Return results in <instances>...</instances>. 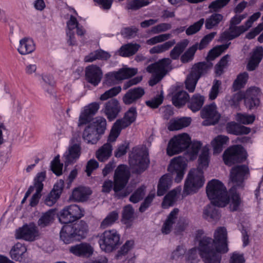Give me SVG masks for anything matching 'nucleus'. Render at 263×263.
Instances as JSON below:
<instances>
[{
	"label": "nucleus",
	"instance_id": "e433bc0d",
	"mask_svg": "<svg viewBox=\"0 0 263 263\" xmlns=\"http://www.w3.org/2000/svg\"><path fill=\"white\" fill-rule=\"evenodd\" d=\"M110 57L111 55L109 52L100 49L91 52L85 56L84 60L85 62L87 63L92 62L97 60L106 61Z\"/></svg>",
	"mask_w": 263,
	"mask_h": 263
},
{
	"label": "nucleus",
	"instance_id": "603ef678",
	"mask_svg": "<svg viewBox=\"0 0 263 263\" xmlns=\"http://www.w3.org/2000/svg\"><path fill=\"white\" fill-rule=\"evenodd\" d=\"M198 43H196L189 48L180 57V61L182 63L191 62L194 59L195 54L198 49Z\"/></svg>",
	"mask_w": 263,
	"mask_h": 263
},
{
	"label": "nucleus",
	"instance_id": "8fccbe9b",
	"mask_svg": "<svg viewBox=\"0 0 263 263\" xmlns=\"http://www.w3.org/2000/svg\"><path fill=\"white\" fill-rule=\"evenodd\" d=\"M249 74L247 72L239 74L233 84V89L237 91L243 88L247 82Z\"/></svg>",
	"mask_w": 263,
	"mask_h": 263
},
{
	"label": "nucleus",
	"instance_id": "bf43d9fd",
	"mask_svg": "<svg viewBox=\"0 0 263 263\" xmlns=\"http://www.w3.org/2000/svg\"><path fill=\"white\" fill-rule=\"evenodd\" d=\"M255 119L254 115L238 113L236 116V120L243 124H250L253 123Z\"/></svg>",
	"mask_w": 263,
	"mask_h": 263
},
{
	"label": "nucleus",
	"instance_id": "a18cd8bd",
	"mask_svg": "<svg viewBox=\"0 0 263 263\" xmlns=\"http://www.w3.org/2000/svg\"><path fill=\"white\" fill-rule=\"evenodd\" d=\"M229 141L227 136L219 135L217 136L212 142L214 153L219 154L223 150V145Z\"/></svg>",
	"mask_w": 263,
	"mask_h": 263
},
{
	"label": "nucleus",
	"instance_id": "13d9d810",
	"mask_svg": "<svg viewBox=\"0 0 263 263\" xmlns=\"http://www.w3.org/2000/svg\"><path fill=\"white\" fill-rule=\"evenodd\" d=\"M204 23V19L203 18H201L198 21L190 26L185 30L186 35H192L198 32L201 29Z\"/></svg>",
	"mask_w": 263,
	"mask_h": 263
},
{
	"label": "nucleus",
	"instance_id": "09e8293b",
	"mask_svg": "<svg viewBox=\"0 0 263 263\" xmlns=\"http://www.w3.org/2000/svg\"><path fill=\"white\" fill-rule=\"evenodd\" d=\"M223 15L219 13H213L208 17L205 22V27L206 29H211L217 26L223 19Z\"/></svg>",
	"mask_w": 263,
	"mask_h": 263
},
{
	"label": "nucleus",
	"instance_id": "f3484780",
	"mask_svg": "<svg viewBox=\"0 0 263 263\" xmlns=\"http://www.w3.org/2000/svg\"><path fill=\"white\" fill-rule=\"evenodd\" d=\"M172 60L168 58L162 59L148 65L146 71L151 73H157L164 77L172 69Z\"/></svg>",
	"mask_w": 263,
	"mask_h": 263
},
{
	"label": "nucleus",
	"instance_id": "aec40b11",
	"mask_svg": "<svg viewBox=\"0 0 263 263\" xmlns=\"http://www.w3.org/2000/svg\"><path fill=\"white\" fill-rule=\"evenodd\" d=\"M260 90L256 87L249 88L245 95V104L250 110L257 108L260 104L259 96Z\"/></svg>",
	"mask_w": 263,
	"mask_h": 263
},
{
	"label": "nucleus",
	"instance_id": "39448f33",
	"mask_svg": "<svg viewBox=\"0 0 263 263\" xmlns=\"http://www.w3.org/2000/svg\"><path fill=\"white\" fill-rule=\"evenodd\" d=\"M99 108V104L97 102L92 103L85 106L83 111L81 112L78 123V126L89 123V125L102 136L106 129V120L102 117H97L90 122L92 117L96 114Z\"/></svg>",
	"mask_w": 263,
	"mask_h": 263
},
{
	"label": "nucleus",
	"instance_id": "4be33fe9",
	"mask_svg": "<svg viewBox=\"0 0 263 263\" xmlns=\"http://www.w3.org/2000/svg\"><path fill=\"white\" fill-rule=\"evenodd\" d=\"M85 72L87 82L94 86H98L103 77L101 69L97 65L92 64L86 67Z\"/></svg>",
	"mask_w": 263,
	"mask_h": 263
},
{
	"label": "nucleus",
	"instance_id": "e2e57ef3",
	"mask_svg": "<svg viewBox=\"0 0 263 263\" xmlns=\"http://www.w3.org/2000/svg\"><path fill=\"white\" fill-rule=\"evenodd\" d=\"M138 29L135 26L125 27L121 30V34L125 38L132 39L135 37L138 33Z\"/></svg>",
	"mask_w": 263,
	"mask_h": 263
},
{
	"label": "nucleus",
	"instance_id": "c85d7f7f",
	"mask_svg": "<svg viewBox=\"0 0 263 263\" xmlns=\"http://www.w3.org/2000/svg\"><path fill=\"white\" fill-rule=\"evenodd\" d=\"M101 135L91 126L89 124L87 125L84 129L82 138L83 140L88 144H95L101 138Z\"/></svg>",
	"mask_w": 263,
	"mask_h": 263
},
{
	"label": "nucleus",
	"instance_id": "473e14b6",
	"mask_svg": "<svg viewBox=\"0 0 263 263\" xmlns=\"http://www.w3.org/2000/svg\"><path fill=\"white\" fill-rule=\"evenodd\" d=\"M35 49V46L33 40L29 37H24L20 41L17 51L21 54L26 55L32 52Z\"/></svg>",
	"mask_w": 263,
	"mask_h": 263
},
{
	"label": "nucleus",
	"instance_id": "7ed1b4c3",
	"mask_svg": "<svg viewBox=\"0 0 263 263\" xmlns=\"http://www.w3.org/2000/svg\"><path fill=\"white\" fill-rule=\"evenodd\" d=\"M209 163V150L203 148L199 157L198 167L192 168L187 174L182 192L183 197L196 193L203 185V169L208 166Z\"/></svg>",
	"mask_w": 263,
	"mask_h": 263
},
{
	"label": "nucleus",
	"instance_id": "6ab92c4d",
	"mask_svg": "<svg viewBox=\"0 0 263 263\" xmlns=\"http://www.w3.org/2000/svg\"><path fill=\"white\" fill-rule=\"evenodd\" d=\"M39 232L37 227L34 223L25 224L16 231V238L32 241L38 237Z\"/></svg>",
	"mask_w": 263,
	"mask_h": 263
},
{
	"label": "nucleus",
	"instance_id": "864d4df0",
	"mask_svg": "<svg viewBox=\"0 0 263 263\" xmlns=\"http://www.w3.org/2000/svg\"><path fill=\"white\" fill-rule=\"evenodd\" d=\"M175 40L166 42L163 44L153 47L149 50V52L151 54H154L164 52L175 45Z\"/></svg>",
	"mask_w": 263,
	"mask_h": 263
},
{
	"label": "nucleus",
	"instance_id": "0e129e2a",
	"mask_svg": "<svg viewBox=\"0 0 263 263\" xmlns=\"http://www.w3.org/2000/svg\"><path fill=\"white\" fill-rule=\"evenodd\" d=\"M163 99V94L161 93L157 95L153 99L146 101L145 104L147 106L152 108H157L162 103Z\"/></svg>",
	"mask_w": 263,
	"mask_h": 263
},
{
	"label": "nucleus",
	"instance_id": "774afa93",
	"mask_svg": "<svg viewBox=\"0 0 263 263\" xmlns=\"http://www.w3.org/2000/svg\"><path fill=\"white\" fill-rule=\"evenodd\" d=\"M129 148V143L127 141H124L123 143L120 144L115 152V156L117 158H120L127 153V151Z\"/></svg>",
	"mask_w": 263,
	"mask_h": 263
},
{
	"label": "nucleus",
	"instance_id": "a211bd4d",
	"mask_svg": "<svg viewBox=\"0 0 263 263\" xmlns=\"http://www.w3.org/2000/svg\"><path fill=\"white\" fill-rule=\"evenodd\" d=\"M249 175L250 170L248 165L245 164L237 165L231 170L230 179L233 182L236 183V186H240Z\"/></svg>",
	"mask_w": 263,
	"mask_h": 263
},
{
	"label": "nucleus",
	"instance_id": "9d476101",
	"mask_svg": "<svg viewBox=\"0 0 263 263\" xmlns=\"http://www.w3.org/2000/svg\"><path fill=\"white\" fill-rule=\"evenodd\" d=\"M222 157L225 164L230 166L244 162L247 159V152L241 145H235L227 149Z\"/></svg>",
	"mask_w": 263,
	"mask_h": 263
},
{
	"label": "nucleus",
	"instance_id": "3c124183",
	"mask_svg": "<svg viewBox=\"0 0 263 263\" xmlns=\"http://www.w3.org/2000/svg\"><path fill=\"white\" fill-rule=\"evenodd\" d=\"M119 214L116 211L110 212L103 219L100 224V228L105 229L112 225L118 219Z\"/></svg>",
	"mask_w": 263,
	"mask_h": 263
},
{
	"label": "nucleus",
	"instance_id": "6e6d98bb",
	"mask_svg": "<svg viewBox=\"0 0 263 263\" xmlns=\"http://www.w3.org/2000/svg\"><path fill=\"white\" fill-rule=\"evenodd\" d=\"M145 194V186L144 185L138 187L130 196L129 201L136 203L143 199Z\"/></svg>",
	"mask_w": 263,
	"mask_h": 263
},
{
	"label": "nucleus",
	"instance_id": "338daca9",
	"mask_svg": "<svg viewBox=\"0 0 263 263\" xmlns=\"http://www.w3.org/2000/svg\"><path fill=\"white\" fill-rule=\"evenodd\" d=\"M230 1V0H216L210 4L209 8L211 10L217 12L226 6Z\"/></svg>",
	"mask_w": 263,
	"mask_h": 263
},
{
	"label": "nucleus",
	"instance_id": "c756f323",
	"mask_svg": "<svg viewBox=\"0 0 263 263\" xmlns=\"http://www.w3.org/2000/svg\"><path fill=\"white\" fill-rule=\"evenodd\" d=\"M226 129L228 133L234 135H247L251 132L250 128L235 122L227 123Z\"/></svg>",
	"mask_w": 263,
	"mask_h": 263
},
{
	"label": "nucleus",
	"instance_id": "f03ea898",
	"mask_svg": "<svg viewBox=\"0 0 263 263\" xmlns=\"http://www.w3.org/2000/svg\"><path fill=\"white\" fill-rule=\"evenodd\" d=\"M187 159L184 157L178 156L171 160L167 171L169 172L163 175L159 179L157 186V195H164L171 187L173 179L179 183L182 180L187 166Z\"/></svg>",
	"mask_w": 263,
	"mask_h": 263
},
{
	"label": "nucleus",
	"instance_id": "a19ab883",
	"mask_svg": "<svg viewBox=\"0 0 263 263\" xmlns=\"http://www.w3.org/2000/svg\"><path fill=\"white\" fill-rule=\"evenodd\" d=\"M134 210L133 206L127 205L124 207L122 213V222L126 225L127 228H129L132 225V221L134 219Z\"/></svg>",
	"mask_w": 263,
	"mask_h": 263
},
{
	"label": "nucleus",
	"instance_id": "4468645a",
	"mask_svg": "<svg viewBox=\"0 0 263 263\" xmlns=\"http://www.w3.org/2000/svg\"><path fill=\"white\" fill-rule=\"evenodd\" d=\"M219 207L223 208L229 204L231 212L239 211L242 206L243 201L240 194L237 191V186H233L227 193L225 197L219 203Z\"/></svg>",
	"mask_w": 263,
	"mask_h": 263
},
{
	"label": "nucleus",
	"instance_id": "72a5a7b5",
	"mask_svg": "<svg viewBox=\"0 0 263 263\" xmlns=\"http://www.w3.org/2000/svg\"><path fill=\"white\" fill-rule=\"evenodd\" d=\"M205 100L204 96L199 93H195L189 99L187 107L193 112H197L201 109Z\"/></svg>",
	"mask_w": 263,
	"mask_h": 263
},
{
	"label": "nucleus",
	"instance_id": "20e7f679",
	"mask_svg": "<svg viewBox=\"0 0 263 263\" xmlns=\"http://www.w3.org/2000/svg\"><path fill=\"white\" fill-rule=\"evenodd\" d=\"M130 176L128 167L125 164L119 165L115 171L114 182L110 180H105L102 185V192L109 193L111 189L115 192V196L119 199L127 196L132 192L126 187Z\"/></svg>",
	"mask_w": 263,
	"mask_h": 263
},
{
	"label": "nucleus",
	"instance_id": "4c0bfd02",
	"mask_svg": "<svg viewBox=\"0 0 263 263\" xmlns=\"http://www.w3.org/2000/svg\"><path fill=\"white\" fill-rule=\"evenodd\" d=\"M112 151V145L110 143L107 142L96 151V156L99 161L104 162L111 156Z\"/></svg>",
	"mask_w": 263,
	"mask_h": 263
},
{
	"label": "nucleus",
	"instance_id": "f8f14e48",
	"mask_svg": "<svg viewBox=\"0 0 263 263\" xmlns=\"http://www.w3.org/2000/svg\"><path fill=\"white\" fill-rule=\"evenodd\" d=\"M129 162L136 173L141 174L149 166L148 154L146 151L136 149L130 155Z\"/></svg>",
	"mask_w": 263,
	"mask_h": 263
},
{
	"label": "nucleus",
	"instance_id": "37998d69",
	"mask_svg": "<svg viewBox=\"0 0 263 263\" xmlns=\"http://www.w3.org/2000/svg\"><path fill=\"white\" fill-rule=\"evenodd\" d=\"M81 154V146L79 144H74L69 146L68 153L66 156L65 164L73 163L78 159Z\"/></svg>",
	"mask_w": 263,
	"mask_h": 263
},
{
	"label": "nucleus",
	"instance_id": "ea45409f",
	"mask_svg": "<svg viewBox=\"0 0 263 263\" xmlns=\"http://www.w3.org/2000/svg\"><path fill=\"white\" fill-rule=\"evenodd\" d=\"M55 210L50 209L42 214L37 221V224L41 228H45L51 225L54 220Z\"/></svg>",
	"mask_w": 263,
	"mask_h": 263
},
{
	"label": "nucleus",
	"instance_id": "2f4dec72",
	"mask_svg": "<svg viewBox=\"0 0 263 263\" xmlns=\"http://www.w3.org/2000/svg\"><path fill=\"white\" fill-rule=\"evenodd\" d=\"M137 115L136 107H132L125 113L122 119H118L116 121L125 128L135 121Z\"/></svg>",
	"mask_w": 263,
	"mask_h": 263
},
{
	"label": "nucleus",
	"instance_id": "5fc2aeb1",
	"mask_svg": "<svg viewBox=\"0 0 263 263\" xmlns=\"http://www.w3.org/2000/svg\"><path fill=\"white\" fill-rule=\"evenodd\" d=\"M124 128L122 127L120 124L116 121L108 136L107 142L110 143L115 142L119 136L121 130Z\"/></svg>",
	"mask_w": 263,
	"mask_h": 263
},
{
	"label": "nucleus",
	"instance_id": "5701e85b",
	"mask_svg": "<svg viewBox=\"0 0 263 263\" xmlns=\"http://www.w3.org/2000/svg\"><path fill=\"white\" fill-rule=\"evenodd\" d=\"M121 110L119 102L116 99H111L104 104L103 111L107 119L111 121L115 119Z\"/></svg>",
	"mask_w": 263,
	"mask_h": 263
},
{
	"label": "nucleus",
	"instance_id": "2eb2a0df",
	"mask_svg": "<svg viewBox=\"0 0 263 263\" xmlns=\"http://www.w3.org/2000/svg\"><path fill=\"white\" fill-rule=\"evenodd\" d=\"M84 215V210L77 204H71L62 210L59 214V221L65 224L73 222Z\"/></svg>",
	"mask_w": 263,
	"mask_h": 263
},
{
	"label": "nucleus",
	"instance_id": "423d86ee",
	"mask_svg": "<svg viewBox=\"0 0 263 263\" xmlns=\"http://www.w3.org/2000/svg\"><path fill=\"white\" fill-rule=\"evenodd\" d=\"M88 232L87 223L81 220L79 222L63 226L60 233V238L65 244H69L85 238Z\"/></svg>",
	"mask_w": 263,
	"mask_h": 263
},
{
	"label": "nucleus",
	"instance_id": "58836bf2",
	"mask_svg": "<svg viewBox=\"0 0 263 263\" xmlns=\"http://www.w3.org/2000/svg\"><path fill=\"white\" fill-rule=\"evenodd\" d=\"M141 46L137 43H127L122 45L119 50V55L123 57H129L134 55L140 48Z\"/></svg>",
	"mask_w": 263,
	"mask_h": 263
},
{
	"label": "nucleus",
	"instance_id": "7c9ffc66",
	"mask_svg": "<svg viewBox=\"0 0 263 263\" xmlns=\"http://www.w3.org/2000/svg\"><path fill=\"white\" fill-rule=\"evenodd\" d=\"M189 95L184 90H178L172 93L173 104L177 108H181L187 103Z\"/></svg>",
	"mask_w": 263,
	"mask_h": 263
},
{
	"label": "nucleus",
	"instance_id": "9b49d317",
	"mask_svg": "<svg viewBox=\"0 0 263 263\" xmlns=\"http://www.w3.org/2000/svg\"><path fill=\"white\" fill-rule=\"evenodd\" d=\"M191 143V138L186 133L175 136L168 142L167 154L168 156H172L182 152L189 147Z\"/></svg>",
	"mask_w": 263,
	"mask_h": 263
},
{
	"label": "nucleus",
	"instance_id": "393cba45",
	"mask_svg": "<svg viewBox=\"0 0 263 263\" xmlns=\"http://www.w3.org/2000/svg\"><path fill=\"white\" fill-rule=\"evenodd\" d=\"M145 94L144 89L141 87L129 89L122 98L123 102L125 105L135 103Z\"/></svg>",
	"mask_w": 263,
	"mask_h": 263
},
{
	"label": "nucleus",
	"instance_id": "bb28decb",
	"mask_svg": "<svg viewBox=\"0 0 263 263\" xmlns=\"http://www.w3.org/2000/svg\"><path fill=\"white\" fill-rule=\"evenodd\" d=\"M69 251L78 256L88 257L92 254L93 249L90 244L83 242L71 246Z\"/></svg>",
	"mask_w": 263,
	"mask_h": 263
},
{
	"label": "nucleus",
	"instance_id": "1a4fd4ad",
	"mask_svg": "<svg viewBox=\"0 0 263 263\" xmlns=\"http://www.w3.org/2000/svg\"><path fill=\"white\" fill-rule=\"evenodd\" d=\"M120 235L115 229L105 231L100 236L99 243L102 250L110 252L121 244Z\"/></svg>",
	"mask_w": 263,
	"mask_h": 263
},
{
	"label": "nucleus",
	"instance_id": "c03bdc74",
	"mask_svg": "<svg viewBox=\"0 0 263 263\" xmlns=\"http://www.w3.org/2000/svg\"><path fill=\"white\" fill-rule=\"evenodd\" d=\"M189 43V41L187 39H184L178 42L170 52L171 58L172 60L178 59L181 54L187 46Z\"/></svg>",
	"mask_w": 263,
	"mask_h": 263
},
{
	"label": "nucleus",
	"instance_id": "dca6fc26",
	"mask_svg": "<svg viewBox=\"0 0 263 263\" xmlns=\"http://www.w3.org/2000/svg\"><path fill=\"white\" fill-rule=\"evenodd\" d=\"M201 117L204 120L202 122L203 125L209 126L217 124L220 118V115L217 110L215 103L206 105L200 111Z\"/></svg>",
	"mask_w": 263,
	"mask_h": 263
},
{
	"label": "nucleus",
	"instance_id": "412c9836",
	"mask_svg": "<svg viewBox=\"0 0 263 263\" xmlns=\"http://www.w3.org/2000/svg\"><path fill=\"white\" fill-rule=\"evenodd\" d=\"M9 255L12 259L20 263H28L30 261L27 253V248L24 244L21 242H17L12 247Z\"/></svg>",
	"mask_w": 263,
	"mask_h": 263
},
{
	"label": "nucleus",
	"instance_id": "49530a36",
	"mask_svg": "<svg viewBox=\"0 0 263 263\" xmlns=\"http://www.w3.org/2000/svg\"><path fill=\"white\" fill-rule=\"evenodd\" d=\"M203 218L208 221L217 220L220 215L218 209L213 206H207L203 210Z\"/></svg>",
	"mask_w": 263,
	"mask_h": 263
},
{
	"label": "nucleus",
	"instance_id": "cd10ccee",
	"mask_svg": "<svg viewBox=\"0 0 263 263\" xmlns=\"http://www.w3.org/2000/svg\"><path fill=\"white\" fill-rule=\"evenodd\" d=\"M263 58V48L262 47H256L253 51L247 65V69L249 71L255 70L258 66Z\"/></svg>",
	"mask_w": 263,
	"mask_h": 263
},
{
	"label": "nucleus",
	"instance_id": "ddd939ff",
	"mask_svg": "<svg viewBox=\"0 0 263 263\" xmlns=\"http://www.w3.org/2000/svg\"><path fill=\"white\" fill-rule=\"evenodd\" d=\"M137 71L136 68H122L117 71L108 72L105 75L103 84L108 86L114 85L122 80L135 76Z\"/></svg>",
	"mask_w": 263,
	"mask_h": 263
},
{
	"label": "nucleus",
	"instance_id": "79ce46f5",
	"mask_svg": "<svg viewBox=\"0 0 263 263\" xmlns=\"http://www.w3.org/2000/svg\"><path fill=\"white\" fill-rule=\"evenodd\" d=\"M181 186H178L170 191L164 197L162 205L163 208H167L174 205L176 200V196L181 192Z\"/></svg>",
	"mask_w": 263,
	"mask_h": 263
},
{
	"label": "nucleus",
	"instance_id": "4d7b16f0",
	"mask_svg": "<svg viewBox=\"0 0 263 263\" xmlns=\"http://www.w3.org/2000/svg\"><path fill=\"white\" fill-rule=\"evenodd\" d=\"M63 164L60 163V156L58 155L51 162V170L54 174L59 176L62 174Z\"/></svg>",
	"mask_w": 263,
	"mask_h": 263
},
{
	"label": "nucleus",
	"instance_id": "c9c22d12",
	"mask_svg": "<svg viewBox=\"0 0 263 263\" xmlns=\"http://www.w3.org/2000/svg\"><path fill=\"white\" fill-rule=\"evenodd\" d=\"M178 212L179 210L175 208L168 214L161 229V232L163 234H168L171 232L173 225L175 223L177 218Z\"/></svg>",
	"mask_w": 263,
	"mask_h": 263
},
{
	"label": "nucleus",
	"instance_id": "b1692460",
	"mask_svg": "<svg viewBox=\"0 0 263 263\" xmlns=\"http://www.w3.org/2000/svg\"><path fill=\"white\" fill-rule=\"evenodd\" d=\"M46 178L45 172H42L37 174L34 178V186L35 187L36 192L32 196L30 205L31 206H35L37 204L39 201V199L41 196V192L43 188V182Z\"/></svg>",
	"mask_w": 263,
	"mask_h": 263
},
{
	"label": "nucleus",
	"instance_id": "052dcab7",
	"mask_svg": "<svg viewBox=\"0 0 263 263\" xmlns=\"http://www.w3.org/2000/svg\"><path fill=\"white\" fill-rule=\"evenodd\" d=\"M134 245V241L133 240H127L122 246L120 249L118 251L116 256L117 259H119L122 256L125 255L128 251L132 249Z\"/></svg>",
	"mask_w": 263,
	"mask_h": 263
},
{
	"label": "nucleus",
	"instance_id": "f257e3e1",
	"mask_svg": "<svg viewBox=\"0 0 263 263\" xmlns=\"http://www.w3.org/2000/svg\"><path fill=\"white\" fill-rule=\"evenodd\" d=\"M214 238L205 236L199 240L198 250L204 263H220L221 254L229 251L227 231L224 227H218Z\"/></svg>",
	"mask_w": 263,
	"mask_h": 263
},
{
	"label": "nucleus",
	"instance_id": "680f3d73",
	"mask_svg": "<svg viewBox=\"0 0 263 263\" xmlns=\"http://www.w3.org/2000/svg\"><path fill=\"white\" fill-rule=\"evenodd\" d=\"M121 91V87L120 86L114 87L101 95L100 99L102 101L106 100L109 98L116 96Z\"/></svg>",
	"mask_w": 263,
	"mask_h": 263
},
{
	"label": "nucleus",
	"instance_id": "a878e982",
	"mask_svg": "<svg viewBox=\"0 0 263 263\" xmlns=\"http://www.w3.org/2000/svg\"><path fill=\"white\" fill-rule=\"evenodd\" d=\"M248 30L247 27L244 25L234 26L230 25L228 30L224 31L221 34L220 40L221 42L227 40H232Z\"/></svg>",
	"mask_w": 263,
	"mask_h": 263
},
{
	"label": "nucleus",
	"instance_id": "0eeeda50",
	"mask_svg": "<svg viewBox=\"0 0 263 263\" xmlns=\"http://www.w3.org/2000/svg\"><path fill=\"white\" fill-rule=\"evenodd\" d=\"M210 61L198 62L195 64L185 81V88L190 92H193L199 79L208 73L213 67Z\"/></svg>",
	"mask_w": 263,
	"mask_h": 263
},
{
	"label": "nucleus",
	"instance_id": "69168bd1",
	"mask_svg": "<svg viewBox=\"0 0 263 263\" xmlns=\"http://www.w3.org/2000/svg\"><path fill=\"white\" fill-rule=\"evenodd\" d=\"M171 36V34L170 33L162 34L147 40L146 43L148 45H153L157 43L166 41L170 39Z\"/></svg>",
	"mask_w": 263,
	"mask_h": 263
},
{
	"label": "nucleus",
	"instance_id": "6e6552de",
	"mask_svg": "<svg viewBox=\"0 0 263 263\" xmlns=\"http://www.w3.org/2000/svg\"><path fill=\"white\" fill-rule=\"evenodd\" d=\"M227 192V188L224 184L217 179H212L206 185L207 196L211 200V203L217 207H219V203L223 200Z\"/></svg>",
	"mask_w": 263,
	"mask_h": 263
},
{
	"label": "nucleus",
	"instance_id": "de8ad7c7",
	"mask_svg": "<svg viewBox=\"0 0 263 263\" xmlns=\"http://www.w3.org/2000/svg\"><path fill=\"white\" fill-rule=\"evenodd\" d=\"M231 44L229 43L226 44H222L217 46L210 50L208 53L206 59L207 61H213L217 57H219L223 52L227 49Z\"/></svg>",
	"mask_w": 263,
	"mask_h": 263
},
{
	"label": "nucleus",
	"instance_id": "f704fd0d",
	"mask_svg": "<svg viewBox=\"0 0 263 263\" xmlns=\"http://www.w3.org/2000/svg\"><path fill=\"white\" fill-rule=\"evenodd\" d=\"M91 194V192L89 188L79 186L73 190L71 197L75 201L84 202L88 199Z\"/></svg>",
	"mask_w": 263,
	"mask_h": 263
}]
</instances>
